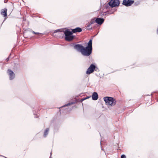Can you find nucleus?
<instances>
[{
    "mask_svg": "<svg viewBox=\"0 0 158 158\" xmlns=\"http://www.w3.org/2000/svg\"><path fill=\"white\" fill-rule=\"evenodd\" d=\"M49 131V129L48 128H47L46 130L44 132V137H46L48 133V132Z\"/></svg>",
    "mask_w": 158,
    "mask_h": 158,
    "instance_id": "obj_13",
    "label": "nucleus"
},
{
    "mask_svg": "<svg viewBox=\"0 0 158 158\" xmlns=\"http://www.w3.org/2000/svg\"><path fill=\"white\" fill-rule=\"evenodd\" d=\"M104 21L103 18H97L95 19V22L99 25H101Z\"/></svg>",
    "mask_w": 158,
    "mask_h": 158,
    "instance_id": "obj_9",
    "label": "nucleus"
},
{
    "mask_svg": "<svg viewBox=\"0 0 158 158\" xmlns=\"http://www.w3.org/2000/svg\"><path fill=\"white\" fill-rule=\"evenodd\" d=\"M139 4V2H135V6H137Z\"/></svg>",
    "mask_w": 158,
    "mask_h": 158,
    "instance_id": "obj_18",
    "label": "nucleus"
},
{
    "mask_svg": "<svg viewBox=\"0 0 158 158\" xmlns=\"http://www.w3.org/2000/svg\"><path fill=\"white\" fill-rule=\"evenodd\" d=\"M157 34H158V29L157 30Z\"/></svg>",
    "mask_w": 158,
    "mask_h": 158,
    "instance_id": "obj_23",
    "label": "nucleus"
},
{
    "mask_svg": "<svg viewBox=\"0 0 158 158\" xmlns=\"http://www.w3.org/2000/svg\"><path fill=\"white\" fill-rule=\"evenodd\" d=\"M119 3V0H111L108 3L109 5L112 7L118 6Z\"/></svg>",
    "mask_w": 158,
    "mask_h": 158,
    "instance_id": "obj_4",
    "label": "nucleus"
},
{
    "mask_svg": "<svg viewBox=\"0 0 158 158\" xmlns=\"http://www.w3.org/2000/svg\"><path fill=\"white\" fill-rule=\"evenodd\" d=\"M121 158H126V157L124 155H122L121 156Z\"/></svg>",
    "mask_w": 158,
    "mask_h": 158,
    "instance_id": "obj_20",
    "label": "nucleus"
},
{
    "mask_svg": "<svg viewBox=\"0 0 158 158\" xmlns=\"http://www.w3.org/2000/svg\"><path fill=\"white\" fill-rule=\"evenodd\" d=\"M59 31H62V30L61 29H58L55 31V32H59Z\"/></svg>",
    "mask_w": 158,
    "mask_h": 158,
    "instance_id": "obj_19",
    "label": "nucleus"
},
{
    "mask_svg": "<svg viewBox=\"0 0 158 158\" xmlns=\"http://www.w3.org/2000/svg\"><path fill=\"white\" fill-rule=\"evenodd\" d=\"M89 97H86V98H85L83 99L82 100H85V99H87L89 98Z\"/></svg>",
    "mask_w": 158,
    "mask_h": 158,
    "instance_id": "obj_21",
    "label": "nucleus"
},
{
    "mask_svg": "<svg viewBox=\"0 0 158 158\" xmlns=\"http://www.w3.org/2000/svg\"><path fill=\"white\" fill-rule=\"evenodd\" d=\"M72 31V32L74 33H75L77 32H81L82 31V29L81 28L79 27H77L75 29H73Z\"/></svg>",
    "mask_w": 158,
    "mask_h": 158,
    "instance_id": "obj_12",
    "label": "nucleus"
},
{
    "mask_svg": "<svg viewBox=\"0 0 158 158\" xmlns=\"http://www.w3.org/2000/svg\"><path fill=\"white\" fill-rule=\"evenodd\" d=\"M6 60L7 61H9V57L8 58H7L6 59Z\"/></svg>",
    "mask_w": 158,
    "mask_h": 158,
    "instance_id": "obj_22",
    "label": "nucleus"
},
{
    "mask_svg": "<svg viewBox=\"0 0 158 158\" xmlns=\"http://www.w3.org/2000/svg\"><path fill=\"white\" fill-rule=\"evenodd\" d=\"M65 35V40L68 41H71L74 38L73 35V33L68 30H65L64 32Z\"/></svg>",
    "mask_w": 158,
    "mask_h": 158,
    "instance_id": "obj_3",
    "label": "nucleus"
},
{
    "mask_svg": "<svg viewBox=\"0 0 158 158\" xmlns=\"http://www.w3.org/2000/svg\"><path fill=\"white\" fill-rule=\"evenodd\" d=\"M95 19H96L95 18L93 19H91L90 22L89 23L91 24H93L95 22Z\"/></svg>",
    "mask_w": 158,
    "mask_h": 158,
    "instance_id": "obj_16",
    "label": "nucleus"
},
{
    "mask_svg": "<svg viewBox=\"0 0 158 158\" xmlns=\"http://www.w3.org/2000/svg\"><path fill=\"white\" fill-rule=\"evenodd\" d=\"M74 103V102H69L68 104H65L64 106H62L61 107H64V106H69L72 105V104H73Z\"/></svg>",
    "mask_w": 158,
    "mask_h": 158,
    "instance_id": "obj_15",
    "label": "nucleus"
},
{
    "mask_svg": "<svg viewBox=\"0 0 158 158\" xmlns=\"http://www.w3.org/2000/svg\"><path fill=\"white\" fill-rule=\"evenodd\" d=\"M8 73L10 76V79L12 80L15 77V74L14 72L10 69L8 70Z\"/></svg>",
    "mask_w": 158,
    "mask_h": 158,
    "instance_id": "obj_8",
    "label": "nucleus"
},
{
    "mask_svg": "<svg viewBox=\"0 0 158 158\" xmlns=\"http://www.w3.org/2000/svg\"><path fill=\"white\" fill-rule=\"evenodd\" d=\"M84 47L80 44H76L74 46V48L78 52H81V53L84 48Z\"/></svg>",
    "mask_w": 158,
    "mask_h": 158,
    "instance_id": "obj_7",
    "label": "nucleus"
},
{
    "mask_svg": "<svg viewBox=\"0 0 158 158\" xmlns=\"http://www.w3.org/2000/svg\"><path fill=\"white\" fill-rule=\"evenodd\" d=\"M92 99L94 100H96L98 98V95L97 93L94 92L92 96Z\"/></svg>",
    "mask_w": 158,
    "mask_h": 158,
    "instance_id": "obj_10",
    "label": "nucleus"
},
{
    "mask_svg": "<svg viewBox=\"0 0 158 158\" xmlns=\"http://www.w3.org/2000/svg\"><path fill=\"white\" fill-rule=\"evenodd\" d=\"M96 66L93 64H91L90 66L89 67L86 73L87 74H89L94 72Z\"/></svg>",
    "mask_w": 158,
    "mask_h": 158,
    "instance_id": "obj_6",
    "label": "nucleus"
},
{
    "mask_svg": "<svg viewBox=\"0 0 158 158\" xmlns=\"http://www.w3.org/2000/svg\"><path fill=\"white\" fill-rule=\"evenodd\" d=\"M5 1H6L5 0H4V2H5Z\"/></svg>",
    "mask_w": 158,
    "mask_h": 158,
    "instance_id": "obj_24",
    "label": "nucleus"
},
{
    "mask_svg": "<svg viewBox=\"0 0 158 158\" xmlns=\"http://www.w3.org/2000/svg\"><path fill=\"white\" fill-rule=\"evenodd\" d=\"M92 52V40H90L88 43L87 46L84 48L81 53L83 56H88L91 54Z\"/></svg>",
    "mask_w": 158,
    "mask_h": 158,
    "instance_id": "obj_1",
    "label": "nucleus"
},
{
    "mask_svg": "<svg viewBox=\"0 0 158 158\" xmlns=\"http://www.w3.org/2000/svg\"><path fill=\"white\" fill-rule=\"evenodd\" d=\"M91 24L89 22L87 24V26L86 27V29H87L90 30L92 29V27H90V26Z\"/></svg>",
    "mask_w": 158,
    "mask_h": 158,
    "instance_id": "obj_14",
    "label": "nucleus"
},
{
    "mask_svg": "<svg viewBox=\"0 0 158 158\" xmlns=\"http://www.w3.org/2000/svg\"><path fill=\"white\" fill-rule=\"evenodd\" d=\"M134 2V1L132 0H123V4L126 6H131Z\"/></svg>",
    "mask_w": 158,
    "mask_h": 158,
    "instance_id": "obj_5",
    "label": "nucleus"
},
{
    "mask_svg": "<svg viewBox=\"0 0 158 158\" xmlns=\"http://www.w3.org/2000/svg\"><path fill=\"white\" fill-rule=\"evenodd\" d=\"M7 10L6 9L4 10H1V14L3 15L4 17H6L7 16Z\"/></svg>",
    "mask_w": 158,
    "mask_h": 158,
    "instance_id": "obj_11",
    "label": "nucleus"
},
{
    "mask_svg": "<svg viewBox=\"0 0 158 158\" xmlns=\"http://www.w3.org/2000/svg\"><path fill=\"white\" fill-rule=\"evenodd\" d=\"M32 32L33 33V34H36V35H39V34H41L40 33H38V32H35L34 31H32Z\"/></svg>",
    "mask_w": 158,
    "mask_h": 158,
    "instance_id": "obj_17",
    "label": "nucleus"
},
{
    "mask_svg": "<svg viewBox=\"0 0 158 158\" xmlns=\"http://www.w3.org/2000/svg\"><path fill=\"white\" fill-rule=\"evenodd\" d=\"M104 100L107 105L111 106L115 105L116 102V101L114 98L110 97H105L104 98Z\"/></svg>",
    "mask_w": 158,
    "mask_h": 158,
    "instance_id": "obj_2",
    "label": "nucleus"
}]
</instances>
